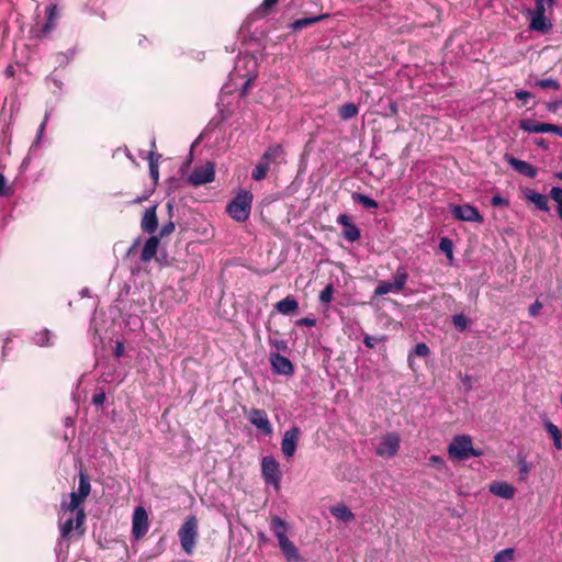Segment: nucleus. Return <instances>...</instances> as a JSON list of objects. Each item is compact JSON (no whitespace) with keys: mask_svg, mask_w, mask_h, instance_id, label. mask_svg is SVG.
Segmentation results:
<instances>
[{"mask_svg":"<svg viewBox=\"0 0 562 562\" xmlns=\"http://www.w3.org/2000/svg\"><path fill=\"white\" fill-rule=\"evenodd\" d=\"M269 168L270 167L260 159L259 162L256 165V167L252 170V173H251L252 179L256 181L263 180L267 177Z\"/></svg>","mask_w":562,"mask_h":562,"instance_id":"nucleus-31","label":"nucleus"},{"mask_svg":"<svg viewBox=\"0 0 562 562\" xmlns=\"http://www.w3.org/2000/svg\"><path fill=\"white\" fill-rule=\"evenodd\" d=\"M250 85H251V79H248V80L245 82L244 87H243V93H244V94L247 92V90L249 89Z\"/></svg>","mask_w":562,"mask_h":562,"instance_id":"nucleus-59","label":"nucleus"},{"mask_svg":"<svg viewBox=\"0 0 562 562\" xmlns=\"http://www.w3.org/2000/svg\"><path fill=\"white\" fill-rule=\"evenodd\" d=\"M353 199H355L356 201L360 202L363 206H366V207H368V209H374V207H378V203H376L373 199H371V198H369V196H367V195H363V194H355V195H353Z\"/></svg>","mask_w":562,"mask_h":562,"instance_id":"nucleus-35","label":"nucleus"},{"mask_svg":"<svg viewBox=\"0 0 562 562\" xmlns=\"http://www.w3.org/2000/svg\"><path fill=\"white\" fill-rule=\"evenodd\" d=\"M149 171H150L151 178L155 181H157L158 180V176H159L158 164H157L156 160H154L153 154L150 155V158H149Z\"/></svg>","mask_w":562,"mask_h":562,"instance_id":"nucleus-44","label":"nucleus"},{"mask_svg":"<svg viewBox=\"0 0 562 562\" xmlns=\"http://www.w3.org/2000/svg\"><path fill=\"white\" fill-rule=\"evenodd\" d=\"M558 108V103L557 102H551L548 104V110L549 111H555Z\"/></svg>","mask_w":562,"mask_h":562,"instance_id":"nucleus-60","label":"nucleus"},{"mask_svg":"<svg viewBox=\"0 0 562 562\" xmlns=\"http://www.w3.org/2000/svg\"><path fill=\"white\" fill-rule=\"evenodd\" d=\"M542 308V304L539 301H536L533 304L529 306V315L536 317Z\"/></svg>","mask_w":562,"mask_h":562,"instance_id":"nucleus-48","label":"nucleus"},{"mask_svg":"<svg viewBox=\"0 0 562 562\" xmlns=\"http://www.w3.org/2000/svg\"><path fill=\"white\" fill-rule=\"evenodd\" d=\"M516 559H520V557L516 554L513 548H507L497 552L493 562H510Z\"/></svg>","mask_w":562,"mask_h":562,"instance_id":"nucleus-29","label":"nucleus"},{"mask_svg":"<svg viewBox=\"0 0 562 562\" xmlns=\"http://www.w3.org/2000/svg\"><path fill=\"white\" fill-rule=\"evenodd\" d=\"M518 467H519L520 479L525 480L528 476L530 469H531L530 464L527 462L525 457L519 458Z\"/></svg>","mask_w":562,"mask_h":562,"instance_id":"nucleus-37","label":"nucleus"},{"mask_svg":"<svg viewBox=\"0 0 562 562\" xmlns=\"http://www.w3.org/2000/svg\"><path fill=\"white\" fill-rule=\"evenodd\" d=\"M450 211L457 220L473 223L483 222V217L479 210L470 204L451 205Z\"/></svg>","mask_w":562,"mask_h":562,"instance_id":"nucleus-12","label":"nucleus"},{"mask_svg":"<svg viewBox=\"0 0 562 562\" xmlns=\"http://www.w3.org/2000/svg\"><path fill=\"white\" fill-rule=\"evenodd\" d=\"M337 223L342 226V236L346 240L353 243L360 238V229L351 222L349 215L340 214Z\"/></svg>","mask_w":562,"mask_h":562,"instance_id":"nucleus-14","label":"nucleus"},{"mask_svg":"<svg viewBox=\"0 0 562 562\" xmlns=\"http://www.w3.org/2000/svg\"><path fill=\"white\" fill-rule=\"evenodd\" d=\"M452 323L459 330H464L468 326V319L463 314H457L452 316Z\"/></svg>","mask_w":562,"mask_h":562,"instance_id":"nucleus-38","label":"nucleus"},{"mask_svg":"<svg viewBox=\"0 0 562 562\" xmlns=\"http://www.w3.org/2000/svg\"><path fill=\"white\" fill-rule=\"evenodd\" d=\"M516 98L518 100H522L526 103L527 100L531 98V93H529L528 91H525V90H519V91H516Z\"/></svg>","mask_w":562,"mask_h":562,"instance_id":"nucleus-50","label":"nucleus"},{"mask_svg":"<svg viewBox=\"0 0 562 562\" xmlns=\"http://www.w3.org/2000/svg\"><path fill=\"white\" fill-rule=\"evenodd\" d=\"M104 401H105V394L102 393V392L94 394L93 397H92V402L97 406L103 405Z\"/></svg>","mask_w":562,"mask_h":562,"instance_id":"nucleus-49","label":"nucleus"},{"mask_svg":"<svg viewBox=\"0 0 562 562\" xmlns=\"http://www.w3.org/2000/svg\"><path fill=\"white\" fill-rule=\"evenodd\" d=\"M4 75L8 77V78H12L14 76V68L12 65H9L5 70H4Z\"/></svg>","mask_w":562,"mask_h":562,"instance_id":"nucleus-56","label":"nucleus"},{"mask_svg":"<svg viewBox=\"0 0 562 562\" xmlns=\"http://www.w3.org/2000/svg\"><path fill=\"white\" fill-rule=\"evenodd\" d=\"M90 491L91 485L88 476L83 472H80L78 492L70 493V501L63 502L60 505V531L64 538L69 537L74 530L79 531L80 535L83 532L81 527L86 515L81 504L90 494Z\"/></svg>","mask_w":562,"mask_h":562,"instance_id":"nucleus-1","label":"nucleus"},{"mask_svg":"<svg viewBox=\"0 0 562 562\" xmlns=\"http://www.w3.org/2000/svg\"><path fill=\"white\" fill-rule=\"evenodd\" d=\"M490 492L498 497L512 499L515 495V487L502 481H495L490 485Z\"/></svg>","mask_w":562,"mask_h":562,"instance_id":"nucleus-18","label":"nucleus"},{"mask_svg":"<svg viewBox=\"0 0 562 562\" xmlns=\"http://www.w3.org/2000/svg\"><path fill=\"white\" fill-rule=\"evenodd\" d=\"M401 445V438L396 432H387L380 438L375 447V453L385 459L396 456Z\"/></svg>","mask_w":562,"mask_h":562,"instance_id":"nucleus-6","label":"nucleus"},{"mask_svg":"<svg viewBox=\"0 0 562 562\" xmlns=\"http://www.w3.org/2000/svg\"><path fill=\"white\" fill-rule=\"evenodd\" d=\"M175 228H176V226H175L173 222H171V221L164 224L159 232L160 237H165V236L172 234Z\"/></svg>","mask_w":562,"mask_h":562,"instance_id":"nucleus-45","label":"nucleus"},{"mask_svg":"<svg viewBox=\"0 0 562 562\" xmlns=\"http://www.w3.org/2000/svg\"><path fill=\"white\" fill-rule=\"evenodd\" d=\"M66 424H67V425H71V424H72L71 419H70V418H68V419L66 420Z\"/></svg>","mask_w":562,"mask_h":562,"instance_id":"nucleus-64","label":"nucleus"},{"mask_svg":"<svg viewBox=\"0 0 562 562\" xmlns=\"http://www.w3.org/2000/svg\"><path fill=\"white\" fill-rule=\"evenodd\" d=\"M536 85L541 89H553V90L560 89L559 81L555 79H552V78L541 79V80L537 81Z\"/></svg>","mask_w":562,"mask_h":562,"instance_id":"nucleus-33","label":"nucleus"},{"mask_svg":"<svg viewBox=\"0 0 562 562\" xmlns=\"http://www.w3.org/2000/svg\"><path fill=\"white\" fill-rule=\"evenodd\" d=\"M316 321L314 318L304 317L297 321V325H304V326H315Z\"/></svg>","mask_w":562,"mask_h":562,"instance_id":"nucleus-52","label":"nucleus"},{"mask_svg":"<svg viewBox=\"0 0 562 562\" xmlns=\"http://www.w3.org/2000/svg\"><path fill=\"white\" fill-rule=\"evenodd\" d=\"M284 154V148L280 144H274L268 147L260 159L270 167L273 164L282 162Z\"/></svg>","mask_w":562,"mask_h":562,"instance_id":"nucleus-17","label":"nucleus"},{"mask_svg":"<svg viewBox=\"0 0 562 562\" xmlns=\"http://www.w3.org/2000/svg\"><path fill=\"white\" fill-rule=\"evenodd\" d=\"M555 177L562 180V172L555 173Z\"/></svg>","mask_w":562,"mask_h":562,"instance_id":"nucleus-62","label":"nucleus"},{"mask_svg":"<svg viewBox=\"0 0 562 562\" xmlns=\"http://www.w3.org/2000/svg\"><path fill=\"white\" fill-rule=\"evenodd\" d=\"M549 196L557 203V205H562V189L558 187H553L550 190Z\"/></svg>","mask_w":562,"mask_h":562,"instance_id":"nucleus-42","label":"nucleus"},{"mask_svg":"<svg viewBox=\"0 0 562 562\" xmlns=\"http://www.w3.org/2000/svg\"><path fill=\"white\" fill-rule=\"evenodd\" d=\"M300 436L301 429L297 426H293L284 432L281 441V450L284 457L292 458L294 456Z\"/></svg>","mask_w":562,"mask_h":562,"instance_id":"nucleus-13","label":"nucleus"},{"mask_svg":"<svg viewBox=\"0 0 562 562\" xmlns=\"http://www.w3.org/2000/svg\"><path fill=\"white\" fill-rule=\"evenodd\" d=\"M558 214H559V217L562 220V205L558 206Z\"/></svg>","mask_w":562,"mask_h":562,"instance_id":"nucleus-61","label":"nucleus"},{"mask_svg":"<svg viewBox=\"0 0 562 562\" xmlns=\"http://www.w3.org/2000/svg\"><path fill=\"white\" fill-rule=\"evenodd\" d=\"M390 292H395L394 285L392 282H380L378 286L375 288L374 294L375 295H384Z\"/></svg>","mask_w":562,"mask_h":562,"instance_id":"nucleus-34","label":"nucleus"},{"mask_svg":"<svg viewBox=\"0 0 562 562\" xmlns=\"http://www.w3.org/2000/svg\"><path fill=\"white\" fill-rule=\"evenodd\" d=\"M390 111L392 114H396L397 113V104L395 102H391L390 105Z\"/></svg>","mask_w":562,"mask_h":562,"instance_id":"nucleus-58","label":"nucleus"},{"mask_svg":"<svg viewBox=\"0 0 562 562\" xmlns=\"http://www.w3.org/2000/svg\"><path fill=\"white\" fill-rule=\"evenodd\" d=\"M429 462L432 464V465H436V467H442L443 465V460L441 457L439 456H430L429 458Z\"/></svg>","mask_w":562,"mask_h":562,"instance_id":"nucleus-53","label":"nucleus"},{"mask_svg":"<svg viewBox=\"0 0 562 562\" xmlns=\"http://www.w3.org/2000/svg\"><path fill=\"white\" fill-rule=\"evenodd\" d=\"M525 196L529 202L535 204L536 207H538L539 210L546 211V212L549 211L548 198L544 194H541V193L535 192L530 189H527L525 191Z\"/></svg>","mask_w":562,"mask_h":562,"instance_id":"nucleus-23","label":"nucleus"},{"mask_svg":"<svg viewBox=\"0 0 562 562\" xmlns=\"http://www.w3.org/2000/svg\"><path fill=\"white\" fill-rule=\"evenodd\" d=\"M277 2H278V0H263L262 5H263L266 9H269V8H271L272 5H274Z\"/></svg>","mask_w":562,"mask_h":562,"instance_id":"nucleus-57","label":"nucleus"},{"mask_svg":"<svg viewBox=\"0 0 562 562\" xmlns=\"http://www.w3.org/2000/svg\"><path fill=\"white\" fill-rule=\"evenodd\" d=\"M180 543L182 549L191 554L198 538V519L195 516H189L186 518L183 525L178 531Z\"/></svg>","mask_w":562,"mask_h":562,"instance_id":"nucleus-5","label":"nucleus"},{"mask_svg":"<svg viewBox=\"0 0 562 562\" xmlns=\"http://www.w3.org/2000/svg\"><path fill=\"white\" fill-rule=\"evenodd\" d=\"M327 15L326 14H323V15H318V16H314V18H305V19H300V20H296L292 26L293 29L295 30H301L312 23H315V22H318L321 21L322 19L326 18Z\"/></svg>","mask_w":562,"mask_h":562,"instance_id":"nucleus-32","label":"nucleus"},{"mask_svg":"<svg viewBox=\"0 0 562 562\" xmlns=\"http://www.w3.org/2000/svg\"><path fill=\"white\" fill-rule=\"evenodd\" d=\"M358 112H359L358 105L352 102H349V103H346L340 106L339 116L342 120L347 121V120L355 117L358 114Z\"/></svg>","mask_w":562,"mask_h":562,"instance_id":"nucleus-28","label":"nucleus"},{"mask_svg":"<svg viewBox=\"0 0 562 562\" xmlns=\"http://www.w3.org/2000/svg\"><path fill=\"white\" fill-rule=\"evenodd\" d=\"M157 205H153L145 210L143 214V218L140 222V227L145 233L153 234L158 228V217H157Z\"/></svg>","mask_w":562,"mask_h":562,"instance_id":"nucleus-16","label":"nucleus"},{"mask_svg":"<svg viewBox=\"0 0 562 562\" xmlns=\"http://www.w3.org/2000/svg\"><path fill=\"white\" fill-rule=\"evenodd\" d=\"M47 21L43 26H33L30 31L31 36L34 38H44L48 36L56 25V20L58 18L57 7L52 4L47 8Z\"/></svg>","mask_w":562,"mask_h":562,"instance_id":"nucleus-11","label":"nucleus"},{"mask_svg":"<svg viewBox=\"0 0 562 562\" xmlns=\"http://www.w3.org/2000/svg\"><path fill=\"white\" fill-rule=\"evenodd\" d=\"M407 279H408V274L404 268H398L395 271V273L392 277V283L394 285L395 292H400L404 288Z\"/></svg>","mask_w":562,"mask_h":562,"instance_id":"nucleus-27","label":"nucleus"},{"mask_svg":"<svg viewBox=\"0 0 562 562\" xmlns=\"http://www.w3.org/2000/svg\"><path fill=\"white\" fill-rule=\"evenodd\" d=\"M439 246H440V249H441L442 251L447 252V255H448L449 257H451V256H452L451 241H450L448 238H442V239L440 240V245H439Z\"/></svg>","mask_w":562,"mask_h":562,"instance_id":"nucleus-47","label":"nucleus"},{"mask_svg":"<svg viewBox=\"0 0 562 562\" xmlns=\"http://www.w3.org/2000/svg\"><path fill=\"white\" fill-rule=\"evenodd\" d=\"M11 194V187L8 184L5 177L2 173H0V195L10 196Z\"/></svg>","mask_w":562,"mask_h":562,"instance_id":"nucleus-39","label":"nucleus"},{"mask_svg":"<svg viewBox=\"0 0 562 562\" xmlns=\"http://www.w3.org/2000/svg\"><path fill=\"white\" fill-rule=\"evenodd\" d=\"M330 514L342 522H351L355 519L353 513L345 505L338 504L329 508Z\"/></svg>","mask_w":562,"mask_h":562,"instance_id":"nucleus-24","label":"nucleus"},{"mask_svg":"<svg viewBox=\"0 0 562 562\" xmlns=\"http://www.w3.org/2000/svg\"><path fill=\"white\" fill-rule=\"evenodd\" d=\"M34 340L38 346L48 345L49 331L47 329H44V330L37 333L34 337Z\"/></svg>","mask_w":562,"mask_h":562,"instance_id":"nucleus-40","label":"nucleus"},{"mask_svg":"<svg viewBox=\"0 0 562 562\" xmlns=\"http://www.w3.org/2000/svg\"><path fill=\"white\" fill-rule=\"evenodd\" d=\"M549 133H554L558 136L562 137V126L550 124L549 125Z\"/></svg>","mask_w":562,"mask_h":562,"instance_id":"nucleus-54","label":"nucleus"},{"mask_svg":"<svg viewBox=\"0 0 562 562\" xmlns=\"http://www.w3.org/2000/svg\"><path fill=\"white\" fill-rule=\"evenodd\" d=\"M159 246V238L157 236L149 237L142 250L140 259L144 262H149L157 254Z\"/></svg>","mask_w":562,"mask_h":562,"instance_id":"nucleus-20","label":"nucleus"},{"mask_svg":"<svg viewBox=\"0 0 562 562\" xmlns=\"http://www.w3.org/2000/svg\"><path fill=\"white\" fill-rule=\"evenodd\" d=\"M491 203L493 206H508L509 201L507 199L502 198L501 195H495L492 198Z\"/></svg>","mask_w":562,"mask_h":562,"instance_id":"nucleus-46","label":"nucleus"},{"mask_svg":"<svg viewBox=\"0 0 562 562\" xmlns=\"http://www.w3.org/2000/svg\"><path fill=\"white\" fill-rule=\"evenodd\" d=\"M364 345L369 348H373L375 345V339L373 337L367 336L363 340Z\"/></svg>","mask_w":562,"mask_h":562,"instance_id":"nucleus-55","label":"nucleus"},{"mask_svg":"<svg viewBox=\"0 0 562 562\" xmlns=\"http://www.w3.org/2000/svg\"><path fill=\"white\" fill-rule=\"evenodd\" d=\"M555 1L557 0H536L535 9L528 11L531 30L547 32L552 27V23L546 18V12L554 5Z\"/></svg>","mask_w":562,"mask_h":562,"instance_id":"nucleus-3","label":"nucleus"},{"mask_svg":"<svg viewBox=\"0 0 562 562\" xmlns=\"http://www.w3.org/2000/svg\"><path fill=\"white\" fill-rule=\"evenodd\" d=\"M251 202L252 194L249 191H241L227 205V212L237 222H245L249 217Z\"/></svg>","mask_w":562,"mask_h":562,"instance_id":"nucleus-4","label":"nucleus"},{"mask_svg":"<svg viewBox=\"0 0 562 562\" xmlns=\"http://www.w3.org/2000/svg\"><path fill=\"white\" fill-rule=\"evenodd\" d=\"M215 167L207 161L202 166L195 167L188 177V182L193 187L203 186L214 180Z\"/></svg>","mask_w":562,"mask_h":562,"instance_id":"nucleus-8","label":"nucleus"},{"mask_svg":"<svg viewBox=\"0 0 562 562\" xmlns=\"http://www.w3.org/2000/svg\"><path fill=\"white\" fill-rule=\"evenodd\" d=\"M430 352L428 346L424 342H419L415 346L414 353L418 357H426Z\"/></svg>","mask_w":562,"mask_h":562,"instance_id":"nucleus-43","label":"nucleus"},{"mask_svg":"<svg viewBox=\"0 0 562 562\" xmlns=\"http://www.w3.org/2000/svg\"><path fill=\"white\" fill-rule=\"evenodd\" d=\"M124 344L122 341H117L114 348V355L115 357L120 358L124 355Z\"/></svg>","mask_w":562,"mask_h":562,"instance_id":"nucleus-51","label":"nucleus"},{"mask_svg":"<svg viewBox=\"0 0 562 562\" xmlns=\"http://www.w3.org/2000/svg\"><path fill=\"white\" fill-rule=\"evenodd\" d=\"M136 245H137V243H135V244L133 245V247H132V248H130V251H128V252H132V251H133V249L136 247Z\"/></svg>","mask_w":562,"mask_h":562,"instance_id":"nucleus-63","label":"nucleus"},{"mask_svg":"<svg viewBox=\"0 0 562 562\" xmlns=\"http://www.w3.org/2000/svg\"><path fill=\"white\" fill-rule=\"evenodd\" d=\"M550 123H541L533 120H521L519 128L528 133H549Z\"/></svg>","mask_w":562,"mask_h":562,"instance_id":"nucleus-22","label":"nucleus"},{"mask_svg":"<svg viewBox=\"0 0 562 562\" xmlns=\"http://www.w3.org/2000/svg\"><path fill=\"white\" fill-rule=\"evenodd\" d=\"M249 423L257 428L265 436H271L273 432L272 425L263 409L251 408L247 412Z\"/></svg>","mask_w":562,"mask_h":562,"instance_id":"nucleus-9","label":"nucleus"},{"mask_svg":"<svg viewBox=\"0 0 562 562\" xmlns=\"http://www.w3.org/2000/svg\"><path fill=\"white\" fill-rule=\"evenodd\" d=\"M270 362L276 373L291 375L294 371L292 362L280 353H272Z\"/></svg>","mask_w":562,"mask_h":562,"instance_id":"nucleus-15","label":"nucleus"},{"mask_svg":"<svg viewBox=\"0 0 562 562\" xmlns=\"http://www.w3.org/2000/svg\"><path fill=\"white\" fill-rule=\"evenodd\" d=\"M261 474L267 484L272 485L276 490L280 488V470L278 461L271 457H263L261 460Z\"/></svg>","mask_w":562,"mask_h":562,"instance_id":"nucleus-7","label":"nucleus"},{"mask_svg":"<svg viewBox=\"0 0 562 562\" xmlns=\"http://www.w3.org/2000/svg\"><path fill=\"white\" fill-rule=\"evenodd\" d=\"M149 528V519L147 510L143 506H137L134 509L132 517V533L135 539L143 538Z\"/></svg>","mask_w":562,"mask_h":562,"instance_id":"nucleus-10","label":"nucleus"},{"mask_svg":"<svg viewBox=\"0 0 562 562\" xmlns=\"http://www.w3.org/2000/svg\"><path fill=\"white\" fill-rule=\"evenodd\" d=\"M546 428L553 439L554 447L558 450H561L562 449V440H561L562 435H561V431L559 430V428L550 422H548L546 424Z\"/></svg>","mask_w":562,"mask_h":562,"instance_id":"nucleus-30","label":"nucleus"},{"mask_svg":"<svg viewBox=\"0 0 562 562\" xmlns=\"http://www.w3.org/2000/svg\"><path fill=\"white\" fill-rule=\"evenodd\" d=\"M48 119H49V113H48V112H46V113H45V116H44V120H43L42 124H41V125H40V127H38L37 135H36V139H35V142H34V145H37V144L41 142V139H42V137H43V135H44V132H45V128H46V124H47V122H48Z\"/></svg>","mask_w":562,"mask_h":562,"instance_id":"nucleus-41","label":"nucleus"},{"mask_svg":"<svg viewBox=\"0 0 562 562\" xmlns=\"http://www.w3.org/2000/svg\"><path fill=\"white\" fill-rule=\"evenodd\" d=\"M333 294H334V286L333 284H327L321 292L319 294V301L322 303H329L331 302L333 300Z\"/></svg>","mask_w":562,"mask_h":562,"instance_id":"nucleus-36","label":"nucleus"},{"mask_svg":"<svg viewBox=\"0 0 562 562\" xmlns=\"http://www.w3.org/2000/svg\"><path fill=\"white\" fill-rule=\"evenodd\" d=\"M274 308L278 313L282 315H291L299 310V303L293 296L289 295L283 300L279 301L274 305Z\"/></svg>","mask_w":562,"mask_h":562,"instance_id":"nucleus-21","label":"nucleus"},{"mask_svg":"<svg viewBox=\"0 0 562 562\" xmlns=\"http://www.w3.org/2000/svg\"><path fill=\"white\" fill-rule=\"evenodd\" d=\"M271 530L279 540L286 537L288 526L284 520L276 516L271 519Z\"/></svg>","mask_w":562,"mask_h":562,"instance_id":"nucleus-26","label":"nucleus"},{"mask_svg":"<svg viewBox=\"0 0 562 562\" xmlns=\"http://www.w3.org/2000/svg\"><path fill=\"white\" fill-rule=\"evenodd\" d=\"M448 454L453 460H467L470 457H480L482 450L473 448L472 438L469 435H457L448 446Z\"/></svg>","mask_w":562,"mask_h":562,"instance_id":"nucleus-2","label":"nucleus"},{"mask_svg":"<svg viewBox=\"0 0 562 562\" xmlns=\"http://www.w3.org/2000/svg\"><path fill=\"white\" fill-rule=\"evenodd\" d=\"M507 162L519 173L533 178L537 175V168L527 161L517 159L515 157H507Z\"/></svg>","mask_w":562,"mask_h":562,"instance_id":"nucleus-19","label":"nucleus"},{"mask_svg":"<svg viewBox=\"0 0 562 562\" xmlns=\"http://www.w3.org/2000/svg\"><path fill=\"white\" fill-rule=\"evenodd\" d=\"M279 547L283 552L286 560H295L297 559V549L294 543L286 537L278 540Z\"/></svg>","mask_w":562,"mask_h":562,"instance_id":"nucleus-25","label":"nucleus"}]
</instances>
